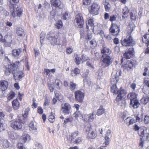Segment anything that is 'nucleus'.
Returning <instances> with one entry per match:
<instances>
[{
  "label": "nucleus",
  "mask_w": 149,
  "mask_h": 149,
  "mask_svg": "<svg viewBox=\"0 0 149 149\" xmlns=\"http://www.w3.org/2000/svg\"><path fill=\"white\" fill-rule=\"evenodd\" d=\"M127 27L129 29L128 31L129 35L127 36L124 39L122 40L121 44L123 46L125 47L133 46L135 45L136 43L130 35L133 31V26L132 24L128 26Z\"/></svg>",
  "instance_id": "f257e3e1"
},
{
  "label": "nucleus",
  "mask_w": 149,
  "mask_h": 149,
  "mask_svg": "<svg viewBox=\"0 0 149 149\" xmlns=\"http://www.w3.org/2000/svg\"><path fill=\"white\" fill-rule=\"evenodd\" d=\"M23 117H19V116L15 120L10 122L11 127L15 130H18L22 129L23 124L25 123Z\"/></svg>",
  "instance_id": "f03ea898"
},
{
  "label": "nucleus",
  "mask_w": 149,
  "mask_h": 149,
  "mask_svg": "<svg viewBox=\"0 0 149 149\" xmlns=\"http://www.w3.org/2000/svg\"><path fill=\"white\" fill-rule=\"evenodd\" d=\"M137 95L135 93H129L127 95L128 98L130 100V106L134 108H137L139 105V103L137 99Z\"/></svg>",
  "instance_id": "7ed1b4c3"
},
{
  "label": "nucleus",
  "mask_w": 149,
  "mask_h": 149,
  "mask_svg": "<svg viewBox=\"0 0 149 149\" xmlns=\"http://www.w3.org/2000/svg\"><path fill=\"white\" fill-rule=\"evenodd\" d=\"M8 64L6 66V70L5 74L7 75H9L11 72L13 74V72H14L15 69L21 65V63L19 61H16L13 64Z\"/></svg>",
  "instance_id": "20e7f679"
},
{
  "label": "nucleus",
  "mask_w": 149,
  "mask_h": 149,
  "mask_svg": "<svg viewBox=\"0 0 149 149\" xmlns=\"http://www.w3.org/2000/svg\"><path fill=\"white\" fill-rule=\"evenodd\" d=\"M86 131L87 132V137L88 139H95L97 136L96 130L93 128L90 124L86 127Z\"/></svg>",
  "instance_id": "39448f33"
},
{
  "label": "nucleus",
  "mask_w": 149,
  "mask_h": 149,
  "mask_svg": "<svg viewBox=\"0 0 149 149\" xmlns=\"http://www.w3.org/2000/svg\"><path fill=\"white\" fill-rule=\"evenodd\" d=\"M113 62V59L108 55H103L101 59V65L104 68H107Z\"/></svg>",
  "instance_id": "423d86ee"
},
{
  "label": "nucleus",
  "mask_w": 149,
  "mask_h": 149,
  "mask_svg": "<svg viewBox=\"0 0 149 149\" xmlns=\"http://www.w3.org/2000/svg\"><path fill=\"white\" fill-rule=\"evenodd\" d=\"M19 67H17V69H15L14 72H13L14 78L16 80L21 81L22 78L24 76L23 71L19 70Z\"/></svg>",
  "instance_id": "0eeeda50"
},
{
  "label": "nucleus",
  "mask_w": 149,
  "mask_h": 149,
  "mask_svg": "<svg viewBox=\"0 0 149 149\" xmlns=\"http://www.w3.org/2000/svg\"><path fill=\"white\" fill-rule=\"evenodd\" d=\"M100 6L96 3H93L89 9V13L93 15H97L99 13Z\"/></svg>",
  "instance_id": "6e6552de"
},
{
  "label": "nucleus",
  "mask_w": 149,
  "mask_h": 149,
  "mask_svg": "<svg viewBox=\"0 0 149 149\" xmlns=\"http://www.w3.org/2000/svg\"><path fill=\"white\" fill-rule=\"evenodd\" d=\"M110 33L112 35L117 36L120 31V26L116 24L112 23L109 29Z\"/></svg>",
  "instance_id": "1a4fd4ad"
},
{
  "label": "nucleus",
  "mask_w": 149,
  "mask_h": 149,
  "mask_svg": "<svg viewBox=\"0 0 149 149\" xmlns=\"http://www.w3.org/2000/svg\"><path fill=\"white\" fill-rule=\"evenodd\" d=\"M10 12L11 15L13 17H15L16 13L17 14V16L20 17L22 14V10L19 7H17L16 9H14V7L12 6L10 7Z\"/></svg>",
  "instance_id": "9d476101"
},
{
  "label": "nucleus",
  "mask_w": 149,
  "mask_h": 149,
  "mask_svg": "<svg viewBox=\"0 0 149 149\" xmlns=\"http://www.w3.org/2000/svg\"><path fill=\"white\" fill-rule=\"evenodd\" d=\"M117 78L118 77L116 76H114L111 79V81L114 83L111 87V91L112 93L115 94H118L119 92V90L117 88L116 84V83L118 82Z\"/></svg>",
  "instance_id": "9b49d317"
},
{
  "label": "nucleus",
  "mask_w": 149,
  "mask_h": 149,
  "mask_svg": "<svg viewBox=\"0 0 149 149\" xmlns=\"http://www.w3.org/2000/svg\"><path fill=\"white\" fill-rule=\"evenodd\" d=\"M134 54V52L133 48H129L126 50L123 55L124 58L129 59L132 58Z\"/></svg>",
  "instance_id": "f8f14e48"
},
{
  "label": "nucleus",
  "mask_w": 149,
  "mask_h": 149,
  "mask_svg": "<svg viewBox=\"0 0 149 149\" xmlns=\"http://www.w3.org/2000/svg\"><path fill=\"white\" fill-rule=\"evenodd\" d=\"M12 31H10L8 32L7 34L5 36L4 39H3V42L7 43L8 45H9L12 42Z\"/></svg>",
  "instance_id": "ddd939ff"
},
{
  "label": "nucleus",
  "mask_w": 149,
  "mask_h": 149,
  "mask_svg": "<svg viewBox=\"0 0 149 149\" xmlns=\"http://www.w3.org/2000/svg\"><path fill=\"white\" fill-rule=\"evenodd\" d=\"M46 36L51 44H56L57 36H55L54 33L52 32H50L49 33L47 34Z\"/></svg>",
  "instance_id": "4468645a"
},
{
  "label": "nucleus",
  "mask_w": 149,
  "mask_h": 149,
  "mask_svg": "<svg viewBox=\"0 0 149 149\" xmlns=\"http://www.w3.org/2000/svg\"><path fill=\"white\" fill-rule=\"evenodd\" d=\"M61 111L65 114H69L71 107L70 105L68 103L63 104L61 105Z\"/></svg>",
  "instance_id": "2eb2a0df"
},
{
  "label": "nucleus",
  "mask_w": 149,
  "mask_h": 149,
  "mask_svg": "<svg viewBox=\"0 0 149 149\" xmlns=\"http://www.w3.org/2000/svg\"><path fill=\"white\" fill-rule=\"evenodd\" d=\"M76 100L79 102H81L84 99V94L81 91L78 90L76 91L74 93Z\"/></svg>",
  "instance_id": "dca6fc26"
},
{
  "label": "nucleus",
  "mask_w": 149,
  "mask_h": 149,
  "mask_svg": "<svg viewBox=\"0 0 149 149\" xmlns=\"http://www.w3.org/2000/svg\"><path fill=\"white\" fill-rule=\"evenodd\" d=\"M74 21L80 27H81L84 24L83 17L80 14H78L76 15Z\"/></svg>",
  "instance_id": "f3484780"
},
{
  "label": "nucleus",
  "mask_w": 149,
  "mask_h": 149,
  "mask_svg": "<svg viewBox=\"0 0 149 149\" xmlns=\"http://www.w3.org/2000/svg\"><path fill=\"white\" fill-rule=\"evenodd\" d=\"M120 91L118 93V94L116 98V100L117 101H119L121 100L124 97V96L126 94L127 92L125 90L123 89L122 88H120Z\"/></svg>",
  "instance_id": "a211bd4d"
},
{
  "label": "nucleus",
  "mask_w": 149,
  "mask_h": 149,
  "mask_svg": "<svg viewBox=\"0 0 149 149\" xmlns=\"http://www.w3.org/2000/svg\"><path fill=\"white\" fill-rule=\"evenodd\" d=\"M51 3L52 6L56 8H61L63 6L62 3L59 0H51Z\"/></svg>",
  "instance_id": "6ab92c4d"
},
{
  "label": "nucleus",
  "mask_w": 149,
  "mask_h": 149,
  "mask_svg": "<svg viewBox=\"0 0 149 149\" xmlns=\"http://www.w3.org/2000/svg\"><path fill=\"white\" fill-rule=\"evenodd\" d=\"M8 86V82L6 81L1 80L0 81V89L3 91H5L7 88Z\"/></svg>",
  "instance_id": "aec40b11"
},
{
  "label": "nucleus",
  "mask_w": 149,
  "mask_h": 149,
  "mask_svg": "<svg viewBox=\"0 0 149 149\" xmlns=\"http://www.w3.org/2000/svg\"><path fill=\"white\" fill-rule=\"evenodd\" d=\"M30 139V136L29 134H24L21 137L20 140L22 143H24L28 142Z\"/></svg>",
  "instance_id": "412c9836"
},
{
  "label": "nucleus",
  "mask_w": 149,
  "mask_h": 149,
  "mask_svg": "<svg viewBox=\"0 0 149 149\" xmlns=\"http://www.w3.org/2000/svg\"><path fill=\"white\" fill-rule=\"evenodd\" d=\"M5 114L3 112H0V118L3 119L4 117ZM5 129V126L2 120L0 119V132L4 130Z\"/></svg>",
  "instance_id": "4be33fe9"
},
{
  "label": "nucleus",
  "mask_w": 149,
  "mask_h": 149,
  "mask_svg": "<svg viewBox=\"0 0 149 149\" xmlns=\"http://www.w3.org/2000/svg\"><path fill=\"white\" fill-rule=\"evenodd\" d=\"M94 114L93 113L91 114H86L84 117V120L86 121H90L91 120L94 119Z\"/></svg>",
  "instance_id": "5701e85b"
},
{
  "label": "nucleus",
  "mask_w": 149,
  "mask_h": 149,
  "mask_svg": "<svg viewBox=\"0 0 149 149\" xmlns=\"http://www.w3.org/2000/svg\"><path fill=\"white\" fill-rule=\"evenodd\" d=\"M12 103L13 108L15 110H17L19 109L20 104L17 99H16L13 100Z\"/></svg>",
  "instance_id": "b1692460"
},
{
  "label": "nucleus",
  "mask_w": 149,
  "mask_h": 149,
  "mask_svg": "<svg viewBox=\"0 0 149 149\" xmlns=\"http://www.w3.org/2000/svg\"><path fill=\"white\" fill-rule=\"evenodd\" d=\"M9 15V13L2 6H0V15L6 17Z\"/></svg>",
  "instance_id": "393cba45"
},
{
  "label": "nucleus",
  "mask_w": 149,
  "mask_h": 149,
  "mask_svg": "<svg viewBox=\"0 0 149 149\" xmlns=\"http://www.w3.org/2000/svg\"><path fill=\"white\" fill-rule=\"evenodd\" d=\"M16 32L17 36H22L24 34L23 29L19 27H18L16 28Z\"/></svg>",
  "instance_id": "a878e982"
},
{
  "label": "nucleus",
  "mask_w": 149,
  "mask_h": 149,
  "mask_svg": "<svg viewBox=\"0 0 149 149\" xmlns=\"http://www.w3.org/2000/svg\"><path fill=\"white\" fill-rule=\"evenodd\" d=\"M29 130L31 131H36L37 130V123L35 122H31L29 124Z\"/></svg>",
  "instance_id": "bb28decb"
},
{
  "label": "nucleus",
  "mask_w": 149,
  "mask_h": 149,
  "mask_svg": "<svg viewBox=\"0 0 149 149\" xmlns=\"http://www.w3.org/2000/svg\"><path fill=\"white\" fill-rule=\"evenodd\" d=\"M22 50L20 49H14L12 52L13 55L15 57L19 56L21 53Z\"/></svg>",
  "instance_id": "cd10ccee"
},
{
  "label": "nucleus",
  "mask_w": 149,
  "mask_h": 149,
  "mask_svg": "<svg viewBox=\"0 0 149 149\" xmlns=\"http://www.w3.org/2000/svg\"><path fill=\"white\" fill-rule=\"evenodd\" d=\"M125 123L127 124L128 123V125H132L133 124L135 123L136 120L134 118H131V117H127L125 120Z\"/></svg>",
  "instance_id": "c85d7f7f"
},
{
  "label": "nucleus",
  "mask_w": 149,
  "mask_h": 149,
  "mask_svg": "<svg viewBox=\"0 0 149 149\" xmlns=\"http://www.w3.org/2000/svg\"><path fill=\"white\" fill-rule=\"evenodd\" d=\"M79 136V133L78 131H76L72 133L70 136V141L71 142L73 141L76 139Z\"/></svg>",
  "instance_id": "c756f323"
},
{
  "label": "nucleus",
  "mask_w": 149,
  "mask_h": 149,
  "mask_svg": "<svg viewBox=\"0 0 149 149\" xmlns=\"http://www.w3.org/2000/svg\"><path fill=\"white\" fill-rule=\"evenodd\" d=\"M104 111V109L103 108L102 106H101L99 109L97 110L96 114L97 115L99 116L103 114Z\"/></svg>",
  "instance_id": "7c9ffc66"
},
{
  "label": "nucleus",
  "mask_w": 149,
  "mask_h": 149,
  "mask_svg": "<svg viewBox=\"0 0 149 149\" xmlns=\"http://www.w3.org/2000/svg\"><path fill=\"white\" fill-rule=\"evenodd\" d=\"M143 114L142 113L138 114L136 117V120L137 122H140L143 120Z\"/></svg>",
  "instance_id": "2f4dec72"
},
{
  "label": "nucleus",
  "mask_w": 149,
  "mask_h": 149,
  "mask_svg": "<svg viewBox=\"0 0 149 149\" xmlns=\"http://www.w3.org/2000/svg\"><path fill=\"white\" fill-rule=\"evenodd\" d=\"M129 12V10L128 7L127 6H125L124 7L123 9L122 13L123 15L122 16V17L123 18H125L126 17L125 16L127 15L128 14Z\"/></svg>",
  "instance_id": "473e14b6"
},
{
  "label": "nucleus",
  "mask_w": 149,
  "mask_h": 149,
  "mask_svg": "<svg viewBox=\"0 0 149 149\" xmlns=\"http://www.w3.org/2000/svg\"><path fill=\"white\" fill-rule=\"evenodd\" d=\"M140 101L142 104H146L149 101V97H144Z\"/></svg>",
  "instance_id": "72a5a7b5"
},
{
  "label": "nucleus",
  "mask_w": 149,
  "mask_h": 149,
  "mask_svg": "<svg viewBox=\"0 0 149 149\" xmlns=\"http://www.w3.org/2000/svg\"><path fill=\"white\" fill-rule=\"evenodd\" d=\"M101 52L102 53L106 54H110L111 53V51L109 48L107 47H103L102 49L101 50Z\"/></svg>",
  "instance_id": "f704fd0d"
},
{
  "label": "nucleus",
  "mask_w": 149,
  "mask_h": 149,
  "mask_svg": "<svg viewBox=\"0 0 149 149\" xmlns=\"http://www.w3.org/2000/svg\"><path fill=\"white\" fill-rule=\"evenodd\" d=\"M142 40L143 42L145 43H149V34H147L144 35Z\"/></svg>",
  "instance_id": "c9c22d12"
},
{
  "label": "nucleus",
  "mask_w": 149,
  "mask_h": 149,
  "mask_svg": "<svg viewBox=\"0 0 149 149\" xmlns=\"http://www.w3.org/2000/svg\"><path fill=\"white\" fill-rule=\"evenodd\" d=\"M83 76L85 77V78L84 79V84L87 85L88 86H90L91 84V81L89 78H87V75L84 76V74H83Z\"/></svg>",
  "instance_id": "e433bc0d"
},
{
  "label": "nucleus",
  "mask_w": 149,
  "mask_h": 149,
  "mask_svg": "<svg viewBox=\"0 0 149 149\" xmlns=\"http://www.w3.org/2000/svg\"><path fill=\"white\" fill-rule=\"evenodd\" d=\"M29 108H27L26 109L25 111V113L24 114L22 115H19L18 116L19 117H23V119L24 120V122H26V118L27 117V116L29 114Z\"/></svg>",
  "instance_id": "4c0bfd02"
},
{
  "label": "nucleus",
  "mask_w": 149,
  "mask_h": 149,
  "mask_svg": "<svg viewBox=\"0 0 149 149\" xmlns=\"http://www.w3.org/2000/svg\"><path fill=\"white\" fill-rule=\"evenodd\" d=\"M88 25H89L91 27V29L93 30V27H92L94 25V24L93 23V21L92 19H90L88 20L87 23H86V28L87 29L88 28Z\"/></svg>",
  "instance_id": "58836bf2"
},
{
  "label": "nucleus",
  "mask_w": 149,
  "mask_h": 149,
  "mask_svg": "<svg viewBox=\"0 0 149 149\" xmlns=\"http://www.w3.org/2000/svg\"><path fill=\"white\" fill-rule=\"evenodd\" d=\"M133 63L130 61H127V64L125 65V67L127 68V70L131 69L133 66Z\"/></svg>",
  "instance_id": "ea45409f"
},
{
  "label": "nucleus",
  "mask_w": 149,
  "mask_h": 149,
  "mask_svg": "<svg viewBox=\"0 0 149 149\" xmlns=\"http://www.w3.org/2000/svg\"><path fill=\"white\" fill-rule=\"evenodd\" d=\"M15 96V93L12 91H11L7 96V98L8 100H10L13 99Z\"/></svg>",
  "instance_id": "a19ab883"
},
{
  "label": "nucleus",
  "mask_w": 149,
  "mask_h": 149,
  "mask_svg": "<svg viewBox=\"0 0 149 149\" xmlns=\"http://www.w3.org/2000/svg\"><path fill=\"white\" fill-rule=\"evenodd\" d=\"M55 87L57 89L59 90L60 89L59 85L61 83V81L58 79H56L55 81Z\"/></svg>",
  "instance_id": "79ce46f5"
},
{
  "label": "nucleus",
  "mask_w": 149,
  "mask_h": 149,
  "mask_svg": "<svg viewBox=\"0 0 149 149\" xmlns=\"http://www.w3.org/2000/svg\"><path fill=\"white\" fill-rule=\"evenodd\" d=\"M90 47L92 48H94L96 46L97 43L95 40L93 39L90 42Z\"/></svg>",
  "instance_id": "37998d69"
},
{
  "label": "nucleus",
  "mask_w": 149,
  "mask_h": 149,
  "mask_svg": "<svg viewBox=\"0 0 149 149\" xmlns=\"http://www.w3.org/2000/svg\"><path fill=\"white\" fill-rule=\"evenodd\" d=\"M104 139L105 141L103 145L105 147L109 145L110 141V139L108 136H105Z\"/></svg>",
  "instance_id": "c03bdc74"
},
{
  "label": "nucleus",
  "mask_w": 149,
  "mask_h": 149,
  "mask_svg": "<svg viewBox=\"0 0 149 149\" xmlns=\"http://www.w3.org/2000/svg\"><path fill=\"white\" fill-rule=\"evenodd\" d=\"M80 72V70L78 68H76L72 71L71 74L72 76H74L77 74H79Z\"/></svg>",
  "instance_id": "a18cd8bd"
},
{
  "label": "nucleus",
  "mask_w": 149,
  "mask_h": 149,
  "mask_svg": "<svg viewBox=\"0 0 149 149\" xmlns=\"http://www.w3.org/2000/svg\"><path fill=\"white\" fill-rule=\"evenodd\" d=\"M55 119L54 114L52 113L49 116L48 120L51 123H53Z\"/></svg>",
  "instance_id": "49530a36"
},
{
  "label": "nucleus",
  "mask_w": 149,
  "mask_h": 149,
  "mask_svg": "<svg viewBox=\"0 0 149 149\" xmlns=\"http://www.w3.org/2000/svg\"><path fill=\"white\" fill-rule=\"evenodd\" d=\"M56 26L58 29H60L62 26V22L60 20H58L56 24Z\"/></svg>",
  "instance_id": "de8ad7c7"
},
{
  "label": "nucleus",
  "mask_w": 149,
  "mask_h": 149,
  "mask_svg": "<svg viewBox=\"0 0 149 149\" xmlns=\"http://www.w3.org/2000/svg\"><path fill=\"white\" fill-rule=\"evenodd\" d=\"M40 42L41 45L42 46L43 45V42L44 41V38H45V34L44 33L42 32L40 34Z\"/></svg>",
  "instance_id": "09e8293b"
},
{
  "label": "nucleus",
  "mask_w": 149,
  "mask_h": 149,
  "mask_svg": "<svg viewBox=\"0 0 149 149\" xmlns=\"http://www.w3.org/2000/svg\"><path fill=\"white\" fill-rule=\"evenodd\" d=\"M63 18L64 20L68 19L69 18V16L67 12L65 11L63 14Z\"/></svg>",
  "instance_id": "8fccbe9b"
},
{
  "label": "nucleus",
  "mask_w": 149,
  "mask_h": 149,
  "mask_svg": "<svg viewBox=\"0 0 149 149\" xmlns=\"http://www.w3.org/2000/svg\"><path fill=\"white\" fill-rule=\"evenodd\" d=\"M143 84L144 86H146L149 88V79H144L143 81Z\"/></svg>",
  "instance_id": "3c124183"
},
{
  "label": "nucleus",
  "mask_w": 149,
  "mask_h": 149,
  "mask_svg": "<svg viewBox=\"0 0 149 149\" xmlns=\"http://www.w3.org/2000/svg\"><path fill=\"white\" fill-rule=\"evenodd\" d=\"M76 84L74 83L73 82H70V88L71 90H73L76 88Z\"/></svg>",
  "instance_id": "603ef678"
},
{
  "label": "nucleus",
  "mask_w": 149,
  "mask_h": 149,
  "mask_svg": "<svg viewBox=\"0 0 149 149\" xmlns=\"http://www.w3.org/2000/svg\"><path fill=\"white\" fill-rule=\"evenodd\" d=\"M92 36L91 33L89 31L88 32L87 34L86 35V36H85V38L86 39L90 40L92 38Z\"/></svg>",
  "instance_id": "864d4df0"
},
{
  "label": "nucleus",
  "mask_w": 149,
  "mask_h": 149,
  "mask_svg": "<svg viewBox=\"0 0 149 149\" xmlns=\"http://www.w3.org/2000/svg\"><path fill=\"white\" fill-rule=\"evenodd\" d=\"M73 120V118L72 117H70L69 118L66 119L64 122L63 124L65 125L67 123L71 122Z\"/></svg>",
  "instance_id": "5fc2aeb1"
},
{
  "label": "nucleus",
  "mask_w": 149,
  "mask_h": 149,
  "mask_svg": "<svg viewBox=\"0 0 149 149\" xmlns=\"http://www.w3.org/2000/svg\"><path fill=\"white\" fill-rule=\"evenodd\" d=\"M81 59L78 55H77L75 57V61L77 65H79L81 63Z\"/></svg>",
  "instance_id": "6e6d98bb"
},
{
  "label": "nucleus",
  "mask_w": 149,
  "mask_h": 149,
  "mask_svg": "<svg viewBox=\"0 0 149 149\" xmlns=\"http://www.w3.org/2000/svg\"><path fill=\"white\" fill-rule=\"evenodd\" d=\"M81 139L80 137H78L76 139H75L72 142L74 143L78 144L81 142Z\"/></svg>",
  "instance_id": "4d7b16f0"
},
{
  "label": "nucleus",
  "mask_w": 149,
  "mask_h": 149,
  "mask_svg": "<svg viewBox=\"0 0 149 149\" xmlns=\"http://www.w3.org/2000/svg\"><path fill=\"white\" fill-rule=\"evenodd\" d=\"M9 146V143L7 140H5L4 141L3 146L4 148H7Z\"/></svg>",
  "instance_id": "13d9d810"
},
{
  "label": "nucleus",
  "mask_w": 149,
  "mask_h": 149,
  "mask_svg": "<svg viewBox=\"0 0 149 149\" xmlns=\"http://www.w3.org/2000/svg\"><path fill=\"white\" fill-rule=\"evenodd\" d=\"M144 121L145 124H147L149 123V116H146L144 119Z\"/></svg>",
  "instance_id": "bf43d9fd"
},
{
  "label": "nucleus",
  "mask_w": 149,
  "mask_h": 149,
  "mask_svg": "<svg viewBox=\"0 0 149 149\" xmlns=\"http://www.w3.org/2000/svg\"><path fill=\"white\" fill-rule=\"evenodd\" d=\"M61 44V38L58 37L57 36L56 42V45H60Z\"/></svg>",
  "instance_id": "052dcab7"
},
{
  "label": "nucleus",
  "mask_w": 149,
  "mask_h": 149,
  "mask_svg": "<svg viewBox=\"0 0 149 149\" xmlns=\"http://www.w3.org/2000/svg\"><path fill=\"white\" fill-rule=\"evenodd\" d=\"M74 116L77 118L81 117V113L78 112H76L74 114Z\"/></svg>",
  "instance_id": "680f3d73"
},
{
  "label": "nucleus",
  "mask_w": 149,
  "mask_h": 149,
  "mask_svg": "<svg viewBox=\"0 0 149 149\" xmlns=\"http://www.w3.org/2000/svg\"><path fill=\"white\" fill-rule=\"evenodd\" d=\"M90 0H83V4L85 5H89L90 4Z\"/></svg>",
  "instance_id": "e2e57ef3"
},
{
  "label": "nucleus",
  "mask_w": 149,
  "mask_h": 149,
  "mask_svg": "<svg viewBox=\"0 0 149 149\" xmlns=\"http://www.w3.org/2000/svg\"><path fill=\"white\" fill-rule=\"evenodd\" d=\"M19 2V0H10V3L13 5H15Z\"/></svg>",
  "instance_id": "0e129e2a"
},
{
  "label": "nucleus",
  "mask_w": 149,
  "mask_h": 149,
  "mask_svg": "<svg viewBox=\"0 0 149 149\" xmlns=\"http://www.w3.org/2000/svg\"><path fill=\"white\" fill-rule=\"evenodd\" d=\"M73 51V49L71 47H68L67 48L66 52V53L69 54H70L72 53Z\"/></svg>",
  "instance_id": "69168bd1"
},
{
  "label": "nucleus",
  "mask_w": 149,
  "mask_h": 149,
  "mask_svg": "<svg viewBox=\"0 0 149 149\" xmlns=\"http://www.w3.org/2000/svg\"><path fill=\"white\" fill-rule=\"evenodd\" d=\"M61 44L62 45H64L66 42V40L65 38L63 37L61 38Z\"/></svg>",
  "instance_id": "338daca9"
},
{
  "label": "nucleus",
  "mask_w": 149,
  "mask_h": 149,
  "mask_svg": "<svg viewBox=\"0 0 149 149\" xmlns=\"http://www.w3.org/2000/svg\"><path fill=\"white\" fill-rule=\"evenodd\" d=\"M18 148L19 149H26L25 147L23 146L22 143H19L17 145Z\"/></svg>",
  "instance_id": "774afa93"
}]
</instances>
